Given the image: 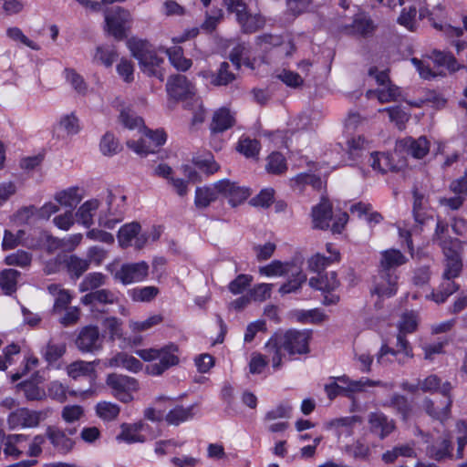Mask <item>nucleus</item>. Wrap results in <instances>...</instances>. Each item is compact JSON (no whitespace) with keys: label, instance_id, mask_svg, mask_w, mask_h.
I'll return each mask as SVG.
<instances>
[{"label":"nucleus","instance_id":"obj_1","mask_svg":"<svg viewBox=\"0 0 467 467\" xmlns=\"http://www.w3.org/2000/svg\"><path fill=\"white\" fill-rule=\"evenodd\" d=\"M310 332L295 329L285 333L275 334L265 344V350L272 355L273 368L277 369L282 364L281 350L284 349L289 355L306 354L309 352L308 342Z\"/></svg>","mask_w":467,"mask_h":467},{"label":"nucleus","instance_id":"obj_2","mask_svg":"<svg viewBox=\"0 0 467 467\" xmlns=\"http://www.w3.org/2000/svg\"><path fill=\"white\" fill-rule=\"evenodd\" d=\"M127 47L140 67L149 76H155L163 80L160 67L163 58L160 57L149 41L132 36L127 40Z\"/></svg>","mask_w":467,"mask_h":467},{"label":"nucleus","instance_id":"obj_3","mask_svg":"<svg viewBox=\"0 0 467 467\" xmlns=\"http://www.w3.org/2000/svg\"><path fill=\"white\" fill-rule=\"evenodd\" d=\"M178 347L174 344H169L161 348H148L137 351V354L145 361L159 360L147 366V370L152 375H161L171 366L179 362L176 355Z\"/></svg>","mask_w":467,"mask_h":467},{"label":"nucleus","instance_id":"obj_4","mask_svg":"<svg viewBox=\"0 0 467 467\" xmlns=\"http://www.w3.org/2000/svg\"><path fill=\"white\" fill-rule=\"evenodd\" d=\"M105 30L116 40L127 37V31L130 28L132 17L127 9L120 6L108 8L104 13Z\"/></svg>","mask_w":467,"mask_h":467},{"label":"nucleus","instance_id":"obj_5","mask_svg":"<svg viewBox=\"0 0 467 467\" xmlns=\"http://www.w3.org/2000/svg\"><path fill=\"white\" fill-rule=\"evenodd\" d=\"M48 416V410H32L27 408H18L7 417L10 430L36 428Z\"/></svg>","mask_w":467,"mask_h":467},{"label":"nucleus","instance_id":"obj_6","mask_svg":"<svg viewBox=\"0 0 467 467\" xmlns=\"http://www.w3.org/2000/svg\"><path fill=\"white\" fill-rule=\"evenodd\" d=\"M106 384L112 389L114 397L124 403L130 402L133 400L131 392L139 389L134 378L117 373L109 374Z\"/></svg>","mask_w":467,"mask_h":467},{"label":"nucleus","instance_id":"obj_7","mask_svg":"<svg viewBox=\"0 0 467 467\" xmlns=\"http://www.w3.org/2000/svg\"><path fill=\"white\" fill-rule=\"evenodd\" d=\"M145 130L144 137L139 140H128L127 146L139 155H148L155 152V150L166 141V134L163 130H150L142 127Z\"/></svg>","mask_w":467,"mask_h":467},{"label":"nucleus","instance_id":"obj_8","mask_svg":"<svg viewBox=\"0 0 467 467\" xmlns=\"http://www.w3.org/2000/svg\"><path fill=\"white\" fill-rule=\"evenodd\" d=\"M79 351L93 353L99 351L103 346V337L96 326H86L80 329L75 340Z\"/></svg>","mask_w":467,"mask_h":467},{"label":"nucleus","instance_id":"obj_9","mask_svg":"<svg viewBox=\"0 0 467 467\" xmlns=\"http://www.w3.org/2000/svg\"><path fill=\"white\" fill-rule=\"evenodd\" d=\"M376 29L377 25L373 19L364 12L356 14L350 24L341 26V31L345 34L364 38L372 36Z\"/></svg>","mask_w":467,"mask_h":467},{"label":"nucleus","instance_id":"obj_10","mask_svg":"<svg viewBox=\"0 0 467 467\" xmlns=\"http://www.w3.org/2000/svg\"><path fill=\"white\" fill-rule=\"evenodd\" d=\"M452 386L449 381L442 384L441 394L445 397L446 400L441 409L436 408L432 400L426 398L422 401V408L425 412L434 420L443 422L450 417L451 407L452 405V398L451 390Z\"/></svg>","mask_w":467,"mask_h":467},{"label":"nucleus","instance_id":"obj_11","mask_svg":"<svg viewBox=\"0 0 467 467\" xmlns=\"http://www.w3.org/2000/svg\"><path fill=\"white\" fill-rule=\"evenodd\" d=\"M149 274V265L144 262L123 264L114 274V278L123 285L143 281Z\"/></svg>","mask_w":467,"mask_h":467},{"label":"nucleus","instance_id":"obj_12","mask_svg":"<svg viewBox=\"0 0 467 467\" xmlns=\"http://www.w3.org/2000/svg\"><path fill=\"white\" fill-rule=\"evenodd\" d=\"M216 192L228 199L232 206H236L245 201L251 194L250 189L240 186L228 179L218 181L214 183Z\"/></svg>","mask_w":467,"mask_h":467},{"label":"nucleus","instance_id":"obj_13","mask_svg":"<svg viewBox=\"0 0 467 467\" xmlns=\"http://www.w3.org/2000/svg\"><path fill=\"white\" fill-rule=\"evenodd\" d=\"M462 244H459L456 247L451 246L449 248H444L441 250L443 254L442 265L443 272L442 275L445 276L451 277H458L460 276L462 271Z\"/></svg>","mask_w":467,"mask_h":467},{"label":"nucleus","instance_id":"obj_14","mask_svg":"<svg viewBox=\"0 0 467 467\" xmlns=\"http://www.w3.org/2000/svg\"><path fill=\"white\" fill-rule=\"evenodd\" d=\"M369 431L380 440H384L396 429L394 420L381 411L370 412L368 416Z\"/></svg>","mask_w":467,"mask_h":467},{"label":"nucleus","instance_id":"obj_15","mask_svg":"<svg viewBox=\"0 0 467 467\" xmlns=\"http://www.w3.org/2000/svg\"><path fill=\"white\" fill-rule=\"evenodd\" d=\"M413 194V204H412V215L415 223L419 226L425 225L430 220L433 219L428 198L421 192L414 188L412 191Z\"/></svg>","mask_w":467,"mask_h":467},{"label":"nucleus","instance_id":"obj_16","mask_svg":"<svg viewBox=\"0 0 467 467\" xmlns=\"http://www.w3.org/2000/svg\"><path fill=\"white\" fill-rule=\"evenodd\" d=\"M443 15V7L441 4H438L433 7L432 10H430L428 7H421L419 11V16L420 19L428 18L434 28L444 31L447 34H451L455 36H461L463 33L461 27H453L450 25L442 26L441 24L436 22V18H441Z\"/></svg>","mask_w":467,"mask_h":467},{"label":"nucleus","instance_id":"obj_17","mask_svg":"<svg viewBox=\"0 0 467 467\" xmlns=\"http://www.w3.org/2000/svg\"><path fill=\"white\" fill-rule=\"evenodd\" d=\"M399 148L413 158H423L430 150L429 141L425 137L413 139L407 137L398 142Z\"/></svg>","mask_w":467,"mask_h":467},{"label":"nucleus","instance_id":"obj_18","mask_svg":"<svg viewBox=\"0 0 467 467\" xmlns=\"http://www.w3.org/2000/svg\"><path fill=\"white\" fill-rule=\"evenodd\" d=\"M452 444L448 437L441 436L426 447V455L435 461H442L452 456Z\"/></svg>","mask_w":467,"mask_h":467},{"label":"nucleus","instance_id":"obj_19","mask_svg":"<svg viewBox=\"0 0 467 467\" xmlns=\"http://www.w3.org/2000/svg\"><path fill=\"white\" fill-rule=\"evenodd\" d=\"M333 216L332 205L328 200L323 198L312 209V221L314 228L325 230L329 227Z\"/></svg>","mask_w":467,"mask_h":467},{"label":"nucleus","instance_id":"obj_20","mask_svg":"<svg viewBox=\"0 0 467 467\" xmlns=\"http://www.w3.org/2000/svg\"><path fill=\"white\" fill-rule=\"evenodd\" d=\"M397 280L398 277L393 273L386 272L382 274L379 272V276L375 280V287L372 294H376L379 297H390L397 292Z\"/></svg>","mask_w":467,"mask_h":467},{"label":"nucleus","instance_id":"obj_21","mask_svg":"<svg viewBox=\"0 0 467 467\" xmlns=\"http://www.w3.org/2000/svg\"><path fill=\"white\" fill-rule=\"evenodd\" d=\"M167 91L175 99H182L192 93V85L183 75L171 76L167 82Z\"/></svg>","mask_w":467,"mask_h":467},{"label":"nucleus","instance_id":"obj_22","mask_svg":"<svg viewBox=\"0 0 467 467\" xmlns=\"http://www.w3.org/2000/svg\"><path fill=\"white\" fill-rule=\"evenodd\" d=\"M340 285L336 272L319 273L317 276L309 279V285L312 288L328 293L336 290Z\"/></svg>","mask_w":467,"mask_h":467},{"label":"nucleus","instance_id":"obj_23","mask_svg":"<svg viewBox=\"0 0 467 467\" xmlns=\"http://www.w3.org/2000/svg\"><path fill=\"white\" fill-rule=\"evenodd\" d=\"M234 123V115L228 109L221 108L213 113L210 129L213 133H221L232 128Z\"/></svg>","mask_w":467,"mask_h":467},{"label":"nucleus","instance_id":"obj_24","mask_svg":"<svg viewBox=\"0 0 467 467\" xmlns=\"http://www.w3.org/2000/svg\"><path fill=\"white\" fill-rule=\"evenodd\" d=\"M46 435L52 445L61 453L69 452L74 446V441L67 437L64 431L56 427H47Z\"/></svg>","mask_w":467,"mask_h":467},{"label":"nucleus","instance_id":"obj_25","mask_svg":"<svg viewBox=\"0 0 467 467\" xmlns=\"http://www.w3.org/2000/svg\"><path fill=\"white\" fill-rule=\"evenodd\" d=\"M448 232V223L442 220H438L436 223L435 232L432 236V242L433 244H437L441 250H443L445 247H456L459 244L462 243L461 240L457 238H452L449 236Z\"/></svg>","mask_w":467,"mask_h":467},{"label":"nucleus","instance_id":"obj_26","mask_svg":"<svg viewBox=\"0 0 467 467\" xmlns=\"http://www.w3.org/2000/svg\"><path fill=\"white\" fill-rule=\"evenodd\" d=\"M456 277L445 276L441 275V282L436 290H433L431 296L438 304L444 303L447 298L459 289V285L455 282Z\"/></svg>","mask_w":467,"mask_h":467},{"label":"nucleus","instance_id":"obj_27","mask_svg":"<svg viewBox=\"0 0 467 467\" xmlns=\"http://www.w3.org/2000/svg\"><path fill=\"white\" fill-rule=\"evenodd\" d=\"M148 426L143 421L133 424L123 423L121 425V432L117 436V440L124 441L127 443L144 442V436L140 435L145 427Z\"/></svg>","mask_w":467,"mask_h":467},{"label":"nucleus","instance_id":"obj_28","mask_svg":"<svg viewBox=\"0 0 467 467\" xmlns=\"http://www.w3.org/2000/svg\"><path fill=\"white\" fill-rule=\"evenodd\" d=\"M405 263L406 257L400 251L396 249L386 250L381 253L379 272L382 274H386V272L395 274L394 268L402 265Z\"/></svg>","mask_w":467,"mask_h":467},{"label":"nucleus","instance_id":"obj_29","mask_svg":"<svg viewBox=\"0 0 467 467\" xmlns=\"http://www.w3.org/2000/svg\"><path fill=\"white\" fill-rule=\"evenodd\" d=\"M230 65L228 62H223L217 73L213 72H202V75L205 78H210L211 84L214 86H226L235 79V76L230 71Z\"/></svg>","mask_w":467,"mask_h":467},{"label":"nucleus","instance_id":"obj_30","mask_svg":"<svg viewBox=\"0 0 467 467\" xmlns=\"http://www.w3.org/2000/svg\"><path fill=\"white\" fill-rule=\"evenodd\" d=\"M369 161L372 169L381 173L399 170V168L393 163L392 156L389 153L378 151L371 152Z\"/></svg>","mask_w":467,"mask_h":467},{"label":"nucleus","instance_id":"obj_31","mask_svg":"<svg viewBox=\"0 0 467 467\" xmlns=\"http://www.w3.org/2000/svg\"><path fill=\"white\" fill-rule=\"evenodd\" d=\"M80 301L85 306L96 303L114 304L117 301V296L111 290L101 288L86 294L81 297Z\"/></svg>","mask_w":467,"mask_h":467},{"label":"nucleus","instance_id":"obj_32","mask_svg":"<svg viewBox=\"0 0 467 467\" xmlns=\"http://www.w3.org/2000/svg\"><path fill=\"white\" fill-rule=\"evenodd\" d=\"M289 274L291 275V277L279 288V293L282 296L296 293L301 288L302 285L306 282V274H304L302 270L296 265L292 268V272Z\"/></svg>","mask_w":467,"mask_h":467},{"label":"nucleus","instance_id":"obj_33","mask_svg":"<svg viewBox=\"0 0 467 467\" xmlns=\"http://www.w3.org/2000/svg\"><path fill=\"white\" fill-rule=\"evenodd\" d=\"M65 265L72 279H78L90 266L88 259L80 258L76 254L67 256L65 259Z\"/></svg>","mask_w":467,"mask_h":467},{"label":"nucleus","instance_id":"obj_34","mask_svg":"<svg viewBox=\"0 0 467 467\" xmlns=\"http://www.w3.org/2000/svg\"><path fill=\"white\" fill-rule=\"evenodd\" d=\"M99 201L97 199L85 202L76 213L78 222L88 228L90 227L93 224V216L99 209Z\"/></svg>","mask_w":467,"mask_h":467},{"label":"nucleus","instance_id":"obj_35","mask_svg":"<svg viewBox=\"0 0 467 467\" xmlns=\"http://www.w3.org/2000/svg\"><path fill=\"white\" fill-rule=\"evenodd\" d=\"M54 199L60 205L69 208L68 211H72L80 202L82 196L78 187H70L57 192Z\"/></svg>","mask_w":467,"mask_h":467},{"label":"nucleus","instance_id":"obj_36","mask_svg":"<svg viewBox=\"0 0 467 467\" xmlns=\"http://www.w3.org/2000/svg\"><path fill=\"white\" fill-rule=\"evenodd\" d=\"M108 365L111 368L122 367L131 372H138L142 368V364L139 359L125 352L118 353L111 358Z\"/></svg>","mask_w":467,"mask_h":467},{"label":"nucleus","instance_id":"obj_37","mask_svg":"<svg viewBox=\"0 0 467 467\" xmlns=\"http://www.w3.org/2000/svg\"><path fill=\"white\" fill-rule=\"evenodd\" d=\"M344 452L355 460L368 462L371 456L369 445L361 439L344 447Z\"/></svg>","mask_w":467,"mask_h":467},{"label":"nucleus","instance_id":"obj_38","mask_svg":"<svg viewBox=\"0 0 467 467\" xmlns=\"http://www.w3.org/2000/svg\"><path fill=\"white\" fill-rule=\"evenodd\" d=\"M384 407L393 409L398 414L400 415L402 420L406 421L410 416L412 407L409 400L400 394H393L387 403L383 404Z\"/></svg>","mask_w":467,"mask_h":467},{"label":"nucleus","instance_id":"obj_39","mask_svg":"<svg viewBox=\"0 0 467 467\" xmlns=\"http://www.w3.org/2000/svg\"><path fill=\"white\" fill-rule=\"evenodd\" d=\"M141 226L139 223L133 222L120 227L118 233L119 245L123 248L132 246V242L140 232Z\"/></svg>","mask_w":467,"mask_h":467},{"label":"nucleus","instance_id":"obj_40","mask_svg":"<svg viewBox=\"0 0 467 467\" xmlns=\"http://www.w3.org/2000/svg\"><path fill=\"white\" fill-rule=\"evenodd\" d=\"M337 380L341 383L348 385V390L349 396L351 393L363 391L366 387H377L383 386V382L380 380H372L369 379H360L358 380H350L346 375L337 377Z\"/></svg>","mask_w":467,"mask_h":467},{"label":"nucleus","instance_id":"obj_41","mask_svg":"<svg viewBox=\"0 0 467 467\" xmlns=\"http://www.w3.org/2000/svg\"><path fill=\"white\" fill-rule=\"evenodd\" d=\"M107 276L99 272L88 274L80 282L78 289L81 293L93 292L99 289L106 284Z\"/></svg>","mask_w":467,"mask_h":467},{"label":"nucleus","instance_id":"obj_42","mask_svg":"<svg viewBox=\"0 0 467 467\" xmlns=\"http://www.w3.org/2000/svg\"><path fill=\"white\" fill-rule=\"evenodd\" d=\"M166 54L171 65L178 70L186 71L192 65L191 59L184 57L183 50L181 47H171L166 50Z\"/></svg>","mask_w":467,"mask_h":467},{"label":"nucleus","instance_id":"obj_43","mask_svg":"<svg viewBox=\"0 0 467 467\" xmlns=\"http://www.w3.org/2000/svg\"><path fill=\"white\" fill-rule=\"evenodd\" d=\"M19 275L20 273L15 269H5L0 273V288L5 295H12L16 291Z\"/></svg>","mask_w":467,"mask_h":467},{"label":"nucleus","instance_id":"obj_44","mask_svg":"<svg viewBox=\"0 0 467 467\" xmlns=\"http://www.w3.org/2000/svg\"><path fill=\"white\" fill-rule=\"evenodd\" d=\"M192 417V407L184 408L182 406H176L166 414L164 419L169 425L178 426Z\"/></svg>","mask_w":467,"mask_h":467},{"label":"nucleus","instance_id":"obj_45","mask_svg":"<svg viewBox=\"0 0 467 467\" xmlns=\"http://www.w3.org/2000/svg\"><path fill=\"white\" fill-rule=\"evenodd\" d=\"M295 265L292 263H282L281 261L275 260L269 265L259 268V273L266 276L274 275H285L292 272Z\"/></svg>","mask_w":467,"mask_h":467},{"label":"nucleus","instance_id":"obj_46","mask_svg":"<svg viewBox=\"0 0 467 467\" xmlns=\"http://www.w3.org/2000/svg\"><path fill=\"white\" fill-rule=\"evenodd\" d=\"M340 260L339 252H335L333 256H325L317 254L308 260V267L311 271L321 273L327 265Z\"/></svg>","mask_w":467,"mask_h":467},{"label":"nucleus","instance_id":"obj_47","mask_svg":"<svg viewBox=\"0 0 467 467\" xmlns=\"http://www.w3.org/2000/svg\"><path fill=\"white\" fill-rule=\"evenodd\" d=\"M113 202V194L109 191L107 202L109 205V213L113 218H107L102 215L99 218V224L108 229H112L122 220L124 211L122 209L112 211L111 204Z\"/></svg>","mask_w":467,"mask_h":467},{"label":"nucleus","instance_id":"obj_48","mask_svg":"<svg viewBox=\"0 0 467 467\" xmlns=\"http://www.w3.org/2000/svg\"><path fill=\"white\" fill-rule=\"evenodd\" d=\"M119 54L113 45H103L97 47L95 59L100 61L105 67H109L117 59Z\"/></svg>","mask_w":467,"mask_h":467},{"label":"nucleus","instance_id":"obj_49","mask_svg":"<svg viewBox=\"0 0 467 467\" xmlns=\"http://www.w3.org/2000/svg\"><path fill=\"white\" fill-rule=\"evenodd\" d=\"M217 192L214 186L198 187L195 191L194 202L198 208H206L210 203L217 199Z\"/></svg>","mask_w":467,"mask_h":467},{"label":"nucleus","instance_id":"obj_50","mask_svg":"<svg viewBox=\"0 0 467 467\" xmlns=\"http://www.w3.org/2000/svg\"><path fill=\"white\" fill-rule=\"evenodd\" d=\"M265 18L261 15L247 14L242 22H239L242 32L245 34L254 33L264 27Z\"/></svg>","mask_w":467,"mask_h":467},{"label":"nucleus","instance_id":"obj_51","mask_svg":"<svg viewBox=\"0 0 467 467\" xmlns=\"http://www.w3.org/2000/svg\"><path fill=\"white\" fill-rule=\"evenodd\" d=\"M236 150L246 158H255L259 154L260 142L257 140H252L248 137L241 138L236 146Z\"/></svg>","mask_w":467,"mask_h":467},{"label":"nucleus","instance_id":"obj_52","mask_svg":"<svg viewBox=\"0 0 467 467\" xmlns=\"http://www.w3.org/2000/svg\"><path fill=\"white\" fill-rule=\"evenodd\" d=\"M94 372L95 368L93 362L78 360L67 367V374L73 379H77L80 376H90L94 374Z\"/></svg>","mask_w":467,"mask_h":467},{"label":"nucleus","instance_id":"obj_53","mask_svg":"<svg viewBox=\"0 0 467 467\" xmlns=\"http://www.w3.org/2000/svg\"><path fill=\"white\" fill-rule=\"evenodd\" d=\"M373 94L377 96L379 102L387 103L397 100L398 98L400 96V88L389 84L388 85V87H384L376 91H368L367 93V96L368 98H371Z\"/></svg>","mask_w":467,"mask_h":467},{"label":"nucleus","instance_id":"obj_54","mask_svg":"<svg viewBox=\"0 0 467 467\" xmlns=\"http://www.w3.org/2000/svg\"><path fill=\"white\" fill-rule=\"evenodd\" d=\"M433 63L438 67H446L450 71H456L459 67L456 58L451 53L433 51Z\"/></svg>","mask_w":467,"mask_h":467},{"label":"nucleus","instance_id":"obj_55","mask_svg":"<svg viewBox=\"0 0 467 467\" xmlns=\"http://www.w3.org/2000/svg\"><path fill=\"white\" fill-rule=\"evenodd\" d=\"M266 170L273 174H282L287 170L285 158L279 152L268 156Z\"/></svg>","mask_w":467,"mask_h":467},{"label":"nucleus","instance_id":"obj_56","mask_svg":"<svg viewBox=\"0 0 467 467\" xmlns=\"http://www.w3.org/2000/svg\"><path fill=\"white\" fill-rule=\"evenodd\" d=\"M96 411L99 418L109 421L119 416L120 409L117 404L103 401L97 404Z\"/></svg>","mask_w":467,"mask_h":467},{"label":"nucleus","instance_id":"obj_57","mask_svg":"<svg viewBox=\"0 0 467 467\" xmlns=\"http://www.w3.org/2000/svg\"><path fill=\"white\" fill-rule=\"evenodd\" d=\"M397 348L396 351H400V354H402V358H397V361L399 364H405L407 359H410L414 357L412 347L410 342L406 338V335L398 334L397 335Z\"/></svg>","mask_w":467,"mask_h":467},{"label":"nucleus","instance_id":"obj_58","mask_svg":"<svg viewBox=\"0 0 467 467\" xmlns=\"http://www.w3.org/2000/svg\"><path fill=\"white\" fill-rule=\"evenodd\" d=\"M256 45L263 50L268 51L273 47H280L284 44L283 37L280 35L263 34L255 39Z\"/></svg>","mask_w":467,"mask_h":467},{"label":"nucleus","instance_id":"obj_59","mask_svg":"<svg viewBox=\"0 0 467 467\" xmlns=\"http://www.w3.org/2000/svg\"><path fill=\"white\" fill-rule=\"evenodd\" d=\"M223 5L227 12L235 15L238 23L248 14L247 5L244 0H223Z\"/></svg>","mask_w":467,"mask_h":467},{"label":"nucleus","instance_id":"obj_60","mask_svg":"<svg viewBox=\"0 0 467 467\" xmlns=\"http://www.w3.org/2000/svg\"><path fill=\"white\" fill-rule=\"evenodd\" d=\"M120 122L128 129L133 130L144 126L143 119L136 115L130 109H124L119 114Z\"/></svg>","mask_w":467,"mask_h":467},{"label":"nucleus","instance_id":"obj_61","mask_svg":"<svg viewBox=\"0 0 467 467\" xmlns=\"http://www.w3.org/2000/svg\"><path fill=\"white\" fill-rule=\"evenodd\" d=\"M418 327L417 317L414 313H405L401 316L400 320L398 323L399 333L398 334H410L416 331Z\"/></svg>","mask_w":467,"mask_h":467},{"label":"nucleus","instance_id":"obj_62","mask_svg":"<svg viewBox=\"0 0 467 467\" xmlns=\"http://www.w3.org/2000/svg\"><path fill=\"white\" fill-rule=\"evenodd\" d=\"M159 293V289L155 286H144L140 288H134L130 291L132 300L137 302H150Z\"/></svg>","mask_w":467,"mask_h":467},{"label":"nucleus","instance_id":"obj_63","mask_svg":"<svg viewBox=\"0 0 467 467\" xmlns=\"http://www.w3.org/2000/svg\"><path fill=\"white\" fill-rule=\"evenodd\" d=\"M100 150L104 155L112 156L120 150L119 141L112 133L107 132L101 139Z\"/></svg>","mask_w":467,"mask_h":467},{"label":"nucleus","instance_id":"obj_64","mask_svg":"<svg viewBox=\"0 0 467 467\" xmlns=\"http://www.w3.org/2000/svg\"><path fill=\"white\" fill-rule=\"evenodd\" d=\"M5 263L8 265H16L20 267H26L32 262V255L23 250L11 254L5 257Z\"/></svg>","mask_w":467,"mask_h":467}]
</instances>
